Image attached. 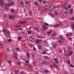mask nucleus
<instances>
[{
  "mask_svg": "<svg viewBox=\"0 0 74 74\" xmlns=\"http://www.w3.org/2000/svg\"><path fill=\"white\" fill-rule=\"evenodd\" d=\"M14 5V3L13 2H12L11 3H10V4L8 3H5L4 4V5L5 8V10L7 11L8 10H9L8 9V7H10V6H12V5Z\"/></svg>",
  "mask_w": 74,
  "mask_h": 74,
  "instance_id": "nucleus-1",
  "label": "nucleus"
},
{
  "mask_svg": "<svg viewBox=\"0 0 74 74\" xmlns=\"http://www.w3.org/2000/svg\"><path fill=\"white\" fill-rule=\"evenodd\" d=\"M42 26L43 27L40 29V30L41 32H45L47 30V28L45 27V25H43Z\"/></svg>",
  "mask_w": 74,
  "mask_h": 74,
  "instance_id": "nucleus-2",
  "label": "nucleus"
},
{
  "mask_svg": "<svg viewBox=\"0 0 74 74\" xmlns=\"http://www.w3.org/2000/svg\"><path fill=\"white\" fill-rule=\"evenodd\" d=\"M56 5H52L49 8V9L50 10H53L55 7H56Z\"/></svg>",
  "mask_w": 74,
  "mask_h": 74,
  "instance_id": "nucleus-3",
  "label": "nucleus"
},
{
  "mask_svg": "<svg viewBox=\"0 0 74 74\" xmlns=\"http://www.w3.org/2000/svg\"><path fill=\"white\" fill-rule=\"evenodd\" d=\"M58 38H60V40H64V38H63V36L61 35L59 36Z\"/></svg>",
  "mask_w": 74,
  "mask_h": 74,
  "instance_id": "nucleus-4",
  "label": "nucleus"
},
{
  "mask_svg": "<svg viewBox=\"0 0 74 74\" xmlns=\"http://www.w3.org/2000/svg\"><path fill=\"white\" fill-rule=\"evenodd\" d=\"M72 34H73V33L70 32L68 34H66V36H67V37H70V36H71Z\"/></svg>",
  "mask_w": 74,
  "mask_h": 74,
  "instance_id": "nucleus-5",
  "label": "nucleus"
},
{
  "mask_svg": "<svg viewBox=\"0 0 74 74\" xmlns=\"http://www.w3.org/2000/svg\"><path fill=\"white\" fill-rule=\"evenodd\" d=\"M43 44L44 45H48V42H47V41L46 40H44L43 41Z\"/></svg>",
  "mask_w": 74,
  "mask_h": 74,
  "instance_id": "nucleus-6",
  "label": "nucleus"
},
{
  "mask_svg": "<svg viewBox=\"0 0 74 74\" xmlns=\"http://www.w3.org/2000/svg\"><path fill=\"white\" fill-rule=\"evenodd\" d=\"M27 22V21H20L18 23H19L20 24L21 23H22L23 24L24 23H26Z\"/></svg>",
  "mask_w": 74,
  "mask_h": 74,
  "instance_id": "nucleus-7",
  "label": "nucleus"
},
{
  "mask_svg": "<svg viewBox=\"0 0 74 74\" xmlns=\"http://www.w3.org/2000/svg\"><path fill=\"white\" fill-rule=\"evenodd\" d=\"M54 60L55 61V63H58V62H59L58 60L56 58H54Z\"/></svg>",
  "mask_w": 74,
  "mask_h": 74,
  "instance_id": "nucleus-8",
  "label": "nucleus"
},
{
  "mask_svg": "<svg viewBox=\"0 0 74 74\" xmlns=\"http://www.w3.org/2000/svg\"><path fill=\"white\" fill-rule=\"evenodd\" d=\"M53 65L54 67H56L57 68H58V65H56L55 63H53Z\"/></svg>",
  "mask_w": 74,
  "mask_h": 74,
  "instance_id": "nucleus-9",
  "label": "nucleus"
},
{
  "mask_svg": "<svg viewBox=\"0 0 74 74\" xmlns=\"http://www.w3.org/2000/svg\"><path fill=\"white\" fill-rule=\"evenodd\" d=\"M0 4L1 5H4V1L1 0H0Z\"/></svg>",
  "mask_w": 74,
  "mask_h": 74,
  "instance_id": "nucleus-10",
  "label": "nucleus"
},
{
  "mask_svg": "<svg viewBox=\"0 0 74 74\" xmlns=\"http://www.w3.org/2000/svg\"><path fill=\"white\" fill-rule=\"evenodd\" d=\"M62 6L64 7H65L66 6H67V4L66 2H65L64 4L62 5Z\"/></svg>",
  "mask_w": 74,
  "mask_h": 74,
  "instance_id": "nucleus-11",
  "label": "nucleus"
},
{
  "mask_svg": "<svg viewBox=\"0 0 74 74\" xmlns=\"http://www.w3.org/2000/svg\"><path fill=\"white\" fill-rule=\"evenodd\" d=\"M55 27H60V24H56L54 25Z\"/></svg>",
  "mask_w": 74,
  "mask_h": 74,
  "instance_id": "nucleus-12",
  "label": "nucleus"
},
{
  "mask_svg": "<svg viewBox=\"0 0 74 74\" xmlns=\"http://www.w3.org/2000/svg\"><path fill=\"white\" fill-rule=\"evenodd\" d=\"M20 4L21 5H24V3H23V2L22 1H20Z\"/></svg>",
  "mask_w": 74,
  "mask_h": 74,
  "instance_id": "nucleus-13",
  "label": "nucleus"
},
{
  "mask_svg": "<svg viewBox=\"0 0 74 74\" xmlns=\"http://www.w3.org/2000/svg\"><path fill=\"white\" fill-rule=\"evenodd\" d=\"M72 54H73V51H71L69 52V55L70 56V55H71Z\"/></svg>",
  "mask_w": 74,
  "mask_h": 74,
  "instance_id": "nucleus-14",
  "label": "nucleus"
},
{
  "mask_svg": "<svg viewBox=\"0 0 74 74\" xmlns=\"http://www.w3.org/2000/svg\"><path fill=\"white\" fill-rule=\"evenodd\" d=\"M9 18L10 19H12V15H9Z\"/></svg>",
  "mask_w": 74,
  "mask_h": 74,
  "instance_id": "nucleus-15",
  "label": "nucleus"
},
{
  "mask_svg": "<svg viewBox=\"0 0 74 74\" xmlns=\"http://www.w3.org/2000/svg\"><path fill=\"white\" fill-rule=\"evenodd\" d=\"M44 72L45 73H49V71L47 70H44Z\"/></svg>",
  "mask_w": 74,
  "mask_h": 74,
  "instance_id": "nucleus-16",
  "label": "nucleus"
},
{
  "mask_svg": "<svg viewBox=\"0 0 74 74\" xmlns=\"http://www.w3.org/2000/svg\"><path fill=\"white\" fill-rule=\"evenodd\" d=\"M10 25V23L9 22H7V27L9 26Z\"/></svg>",
  "mask_w": 74,
  "mask_h": 74,
  "instance_id": "nucleus-17",
  "label": "nucleus"
},
{
  "mask_svg": "<svg viewBox=\"0 0 74 74\" xmlns=\"http://www.w3.org/2000/svg\"><path fill=\"white\" fill-rule=\"evenodd\" d=\"M56 46H57V44L56 43L54 44V45L53 46L54 48H56Z\"/></svg>",
  "mask_w": 74,
  "mask_h": 74,
  "instance_id": "nucleus-18",
  "label": "nucleus"
},
{
  "mask_svg": "<svg viewBox=\"0 0 74 74\" xmlns=\"http://www.w3.org/2000/svg\"><path fill=\"white\" fill-rule=\"evenodd\" d=\"M38 47L39 49H42V47H41V45H38Z\"/></svg>",
  "mask_w": 74,
  "mask_h": 74,
  "instance_id": "nucleus-19",
  "label": "nucleus"
},
{
  "mask_svg": "<svg viewBox=\"0 0 74 74\" xmlns=\"http://www.w3.org/2000/svg\"><path fill=\"white\" fill-rule=\"evenodd\" d=\"M67 63L68 64H70V60H68L67 61Z\"/></svg>",
  "mask_w": 74,
  "mask_h": 74,
  "instance_id": "nucleus-20",
  "label": "nucleus"
},
{
  "mask_svg": "<svg viewBox=\"0 0 74 74\" xmlns=\"http://www.w3.org/2000/svg\"><path fill=\"white\" fill-rule=\"evenodd\" d=\"M56 34H57L56 33H54L52 35V36H53V37H54V36H55L56 35Z\"/></svg>",
  "mask_w": 74,
  "mask_h": 74,
  "instance_id": "nucleus-21",
  "label": "nucleus"
},
{
  "mask_svg": "<svg viewBox=\"0 0 74 74\" xmlns=\"http://www.w3.org/2000/svg\"><path fill=\"white\" fill-rule=\"evenodd\" d=\"M7 30L5 29H4L3 30V32L5 33V34H6L7 33Z\"/></svg>",
  "mask_w": 74,
  "mask_h": 74,
  "instance_id": "nucleus-22",
  "label": "nucleus"
},
{
  "mask_svg": "<svg viewBox=\"0 0 74 74\" xmlns=\"http://www.w3.org/2000/svg\"><path fill=\"white\" fill-rule=\"evenodd\" d=\"M58 12H57L56 11H55L54 12V15L55 16H57V15H58Z\"/></svg>",
  "mask_w": 74,
  "mask_h": 74,
  "instance_id": "nucleus-23",
  "label": "nucleus"
},
{
  "mask_svg": "<svg viewBox=\"0 0 74 74\" xmlns=\"http://www.w3.org/2000/svg\"><path fill=\"white\" fill-rule=\"evenodd\" d=\"M49 10V8H46L44 9L45 11H47V10Z\"/></svg>",
  "mask_w": 74,
  "mask_h": 74,
  "instance_id": "nucleus-24",
  "label": "nucleus"
},
{
  "mask_svg": "<svg viewBox=\"0 0 74 74\" xmlns=\"http://www.w3.org/2000/svg\"><path fill=\"white\" fill-rule=\"evenodd\" d=\"M42 63L43 64H45V63H47V61H43Z\"/></svg>",
  "mask_w": 74,
  "mask_h": 74,
  "instance_id": "nucleus-25",
  "label": "nucleus"
},
{
  "mask_svg": "<svg viewBox=\"0 0 74 74\" xmlns=\"http://www.w3.org/2000/svg\"><path fill=\"white\" fill-rule=\"evenodd\" d=\"M21 27V25H16L15 26V27Z\"/></svg>",
  "mask_w": 74,
  "mask_h": 74,
  "instance_id": "nucleus-26",
  "label": "nucleus"
},
{
  "mask_svg": "<svg viewBox=\"0 0 74 74\" xmlns=\"http://www.w3.org/2000/svg\"><path fill=\"white\" fill-rule=\"evenodd\" d=\"M73 9H71L70 10V11L71 14H72V13H73Z\"/></svg>",
  "mask_w": 74,
  "mask_h": 74,
  "instance_id": "nucleus-27",
  "label": "nucleus"
},
{
  "mask_svg": "<svg viewBox=\"0 0 74 74\" xmlns=\"http://www.w3.org/2000/svg\"><path fill=\"white\" fill-rule=\"evenodd\" d=\"M7 34L8 36H9L10 34V32L9 31H8L7 32Z\"/></svg>",
  "mask_w": 74,
  "mask_h": 74,
  "instance_id": "nucleus-28",
  "label": "nucleus"
},
{
  "mask_svg": "<svg viewBox=\"0 0 74 74\" xmlns=\"http://www.w3.org/2000/svg\"><path fill=\"white\" fill-rule=\"evenodd\" d=\"M51 32H52L51 31H50L47 32V34H51Z\"/></svg>",
  "mask_w": 74,
  "mask_h": 74,
  "instance_id": "nucleus-29",
  "label": "nucleus"
},
{
  "mask_svg": "<svg viewBox=\"0 0 74 74\" xmlns=\"http://www.w3.org/2000/svg\"><path fill=\"white\" fill-rule=\"evenodd\" d=\"M34 4L36 5H38V3L37 2H35Z\"/></svg>",
  "mask_w": 74,
  "mask_h": 74,
  "instance_id": "nucleus-30",
  "label": "nucleus"
},
{
  "mask_svg": "<svg viewBox=\"0 0 74 74\" xmlns=\"http://www.w3.org/2000/svg\"><path fill=\"white\" fill-rule=\"evenodd\" d=\"M29 40H30V41H32V40H33V38H32V37H29Z\"/></svg>",
  "mask_w": 74,
  "mask_h": 74,
  "instance_id": "nucleus-31",
  "label": "nucleus"
},
{
  "mask_svg": "<svg viewBox=\"0 0 74 74\" xmlns=\"http://www.w3.org/2000/svg\"><path fill=\"white\" fill-rule=\"evenodd\" d=\"M71 26L72 28V29H74V24H72L71 25Z\"/></svg>",
  "mask_w": 74,
  "mask_h": 74,
  "instance_id": "nucleus-32",
  "label": "nucleus"
},
{
  "mask_svg": "<svg viewBox=\"0 0 74 74\" xmlns=\"http://www.w3.org/2000/svg\"><path fill=\"white\" fill-rule=\"evenodd\" d=\"M38 41L39 42H42V40L40 39H38Z\"/></svg>",
  "mask_w": 74,
  "mask_h": 74,
  "instance_id": "nucleus-33",
  "label": "nucleus"
},
{
  "mask_svg": "<svg viewBox=\"0 0 74 74\" xmlns=\"http://www.w3.org/2000/svg\"><path fill=\"white\" fill-rule=\"evenodd\" d=\"M8 42H12V40H11V39H9L8 40Z\"/></svg>",
  "mask_w": 74,
  "mask_h": 74,
  "instance_id": "nucleus-34",
  "label": "nucleus"
},
{
  "mask_svg": "<svg viewBox=\"0 0 74 74\" xmlns=\"http://www.w3.org/2000/svg\"><path fill=\"white\" fill-rule=\"evenodd\" d=\"M29 47H30V48H32L33 47V46L31 44H29Z\"/></svg>",
  "mask_w": 74,
  "mask_h": 74,
  "instance_id": "nucleus-35",
  "label": "nucleus"
},
{
  "mask_svg": "<svg viewBox=\"0 0 74 74\" xmlns=\"http://www.w3.org/2000/svg\"><path fill=\"white\" fill-rule=\"evenodd\" d=\"M70 20H71V21H72L73 20H74V17H73L72 18H70Z\"/></svg>",
  "mask_w": 74,
  "mask_h": 74,
  "instance_id": "nucleus-36",
  "label": "nucleus"
},
{
  "mask_svg": "<svg viewBox=\"0 0 74 74\" xmlns=\"http://www.w3.org/2000/svg\"><path fill=\"white\" fill-rule=\"evenodd\" d=\"M33 65H36V61H34L33 63Z\"/></svg>",
  "mask_w": 74,
  "mask_h": 74,
  "instance_id": "nucleus-37",
  "label": "nucleus"
},
{
  "mask_svg": "<svg viewBox=\"0 0 74 74\" xmlns=\"http://www.w3.org/2000/svg\"><path fill=\"white\" fill-rule=\"evenodd\" d=\"M49 66L50 67H51V69H53V66L51 65H50Z\"/></svg>",
  "mask_w": 74,
  "mask_h": 74,
  "instance_id": "nucleus-38",
  "label": "nucleus"
},
{
  "mask_svg": "<svg viewBox=\"0 0 74 74\" xmlns=\"http://www.w3.org/2000/svg\"><path fill=\"white\" fill-rule=\"evenodd\" d=\"M38 37L40 38H42V37L41 36H38Z\"/></svg>",
  "mask_w": 74,
  "mask_h": 74,
  "instance_id": "nucleus-39",
  "label": "nucleus"
},
{
  "mask_svg": "<svg viewBox=\"0 0 74 74\" xmlns=\"http://www.w3.org/2000/svg\"><path fill=\"white\" fill-rule=\"evenodd\" d=\"M11 11H12V12H13V13H14V10H13V9H11Z\"/></svg>",
  "mask_w": 74,
  "mask_h": 74,
  "instance_id": "nucleus-40",
  "label": "nucleus"
},
{
  "mask_svg": "<svg viewBox=\"0 0 74 74\" xmlns=\"http://www.w3.org/2000/svg\"><path fill=\"white\" fill-rule=\"evenodd\" d=\"M27 56L29 58V53L28 52H27Z\"/></svg>",
  "mask_w": 74,
  "mask_h": 74,
  "instance_id": "nucleus-41",
  "label": "nucleus"
},
{
  "mask_svg": "<svg viewBox=\"0 0 74 74\" xmlns=\"http://www.w3.org/2000/svg\"><path fill=\"white\" fill-rule=\"evenodd\" d=\"M28 33L29 34H31V31L30 30L28 31Z\"/></svg>",
  "mask_w": 74,
  "mask_h": 74,
  "instance_id": "nucleus-42",
  "label": "nucleus"
},
{
  "mask_svg": "<svg viewBox=\"0 0 74 74\" xmlns=\"http://www.w3.org/2000/svg\"><path fill=\"white\" fill-rule=\"evenodd\" d=\"M29 14H30L31 15H32V11H29Z\"/></svg>",
  "mask_w": 74,
  "mask_h": 74,
  "instance_id": "nucleus-43",
  "label": "nucleus"
},
{
  "mask_svg": "<svg viewBox=\"0 0 74 74\" xmlns=\"http://www.w3.org/2000/svg\"><path fill=\"white\" fill-rule=\"evenodd\" d=\"M32 66L31 65H30L29 66L28 68H29V69H32Z\"/></svg>",
  "mask_w": 74,
  "mask_h": 74,
  "instance_id": "nucleus-44",
  "label": "nucleus"
},
{
  "mask_svg": "<svg viewBox=\"0 0 74 74\" xmlns=\"http://www.w3.org/2000/svg\"><path fill=\"white\" fill-rule=\"evenodd\" d=\"M23 71H21L20 72V74H23Z\"/></svg>",
  "mask_w": 74,
  "mask_h": 74,
  "instance_id": "nucleus-45",
  "label": "nucleus"
},
{
  "mask_svg": "<svg viewBox=\"0 0 74 74\" xmlns=\"http://www.w3.org/2000/svg\"><path fill=\"white\" fill-rule=\"evenodd\" d=\"M45 25H46V26H48V25H49V24H48V23H45Z\"/></svg>",
  "mask_w": 74,
  "mask_h": 74,
  "instance_id": "nucleus-46",
  "label": "nucleus"
},
{
  "mask_svg": "<svg viewBox=\"0 0 74 74\" xmlns=\"http://www.w3.org/2000/svg\"><path fill=\"white\" fill-rule=\"evenodd\" d=\"M40 10H41V7L40 6H39L38 8V11H40Z\"/></svg>",
  "mask_w": 74,
  "mask_h": 74,
  "instance_id": "nucleus-47",
  "label": "nucleus"
},
{
  "mask_svg": "<svg viewBox=\"0 0 74 74\" xmlns=\"http://www.w3.org/2000/svg\"><path fill=\"white\" fill-rule=\"evenodd\" d=\"M68 8V9H70V8H71V6H70V5H69Z\"/></svg>",
  "mask_w": 74,
  "mask_h": 74,
  "instance_id": "nucleus-48",
  "label": "nucleus"
},
{
  "mask_svg": "<svg viewBox=\"0 0 74 74\" xmlns=\"http://www.w3.org/2000/svg\"><path fill=\"white\" fill-rule=\"evenodd\" d=\"M17 65H20L21 64V62H19L17 64Z\"/></svg>",
  "mask_w": 74,
  "mask_h": 74,
  "instance_id": "nucleus-49",
  "label": "nucleus"
},
{
  "mask_svg": "<svg viewBox=\"0 0 74 74\" xmlns=\"http://www.w3.org/2000/svg\"><path fill=\"white\" fill-rule=\"evenodd\" d=\"M18 40H22V38H21V37H18Z\"/></svg>",
  "mask_w": 74,
  "mask_h": 74,
  "instance_id": "nucleus-50",
  "label": "nucleus"
},
{
  "mask_svg": "<svg viewBox=\"0 0 74 74\" xmlns=\"http://www.w3.org/2000/svg\"><path fill=\"white\" fill-rule=\"evenodd\" d=\"M8 62L10 64H11V61H8Z\"/></svg>",
  "mask_w": 74,
  "mask_h": 74,
  "instance_id": "nucleus-51",
  "label": "nucleus"
},
{
  "mask_svg": "<svg viewBox=\"0 0 74 74\" xmlns=\"http://www.w3.org/2000/svg\"><path fill=\"white\" fill-rule=\"evenodd\" d=\"M70 66L71 67H74V65H73L72 64H71Z\"/></svg>",
  "mask_w": 74,
  "mask_h": 74,
  "instance_id": "nucleus-52",
  "label": "nucleus"
},
{
  "mask_svg": "<svg viewBox=\"0 0 74 74\" xmlns=\"http://www.w3.org/2000/svg\"><path fill=\"white\" fill-rule=\"evenodd\" d=\"M40 3H41V2H42V0H38Z\"/></svg>",
  "mask_w": 74,
  "mask_h": 74,
  "instance_id": "nucleus-53",
  "label": "nucleus"
},
{
  "mask_svg": "<svg viewBox=\"0 0 74 74\" xmlns=\"http://www.w3.org/2000/svg\"><path fill=\"white\" fill-rule=\"evenodd\" d=\"M43 3H44V4H45L46 3H47V1H43Z\"/></svg>",
  "mask_w": 74,
  "mask_h": 74,
  "instance_id": "nucleus-54",
  "label": "nucleus"
},
{
  "mask_svg": "<svg viewBox=\"0 0 74 74\" xmlns=\"http://www.w3.org/2000/svg\"><path fill=\"white\" fill-rule=\"evenodd\" d=\"M51 15L52 17H53H53H54V16H53V14H51Z\"/></svg>",
  "mask_w": 74,
  "mask_h": 74,
  "instance_id": "nucleus-55",
  "label": "nucleus"
},
{
  "mask_svg": "<svg viewBox=\"0 0 74 74\" xmlns=\"http://www.w3.org/2000/svg\"><path fill=\"white\" fill-rule=\"evenodd\" d=\"M47 52H46V51H44L43 53V54H46V53Z\"/></svg>",
  "mask_w": 74,
  "mask_h": 74,
  "instance_id": "nucleus-56",
  "label": "nucleus"
},
{
  "mask_svg": "<svg viewBox=\"0 0 74 74\" xmlns=\"http://www.w3.org/2000/svg\"><path fill=\"white\" fill-rule=\"evenodd\" d=\"M14 57L15 58H16V59H18V56H14Z\"/></svg>",
  "mask_w": 74,
  "mask_h": 74,
  "instance_id": "nucleus-57",
  "label": "nucleus"
},
{
  "mask_svg": "<svg viewBox=\"0 0 74 74\" xmlns=\"http://www.w3.org/2000/svg\"><path fill=\"white\" fill-rule=\"evenodd\" d=\"M59 24H60V25H62V23L60 22L59 23Z\"/></svg>",
  "mask_w": 74,
  "mask_h": 74,
  "instance_id": "nucleus-58",
  "label": "nucleus"
},
{
  "mask_svg": "<svg viewBox=\"0 0 74 74\" xmlns=\"http://www.w3.org/2000/svg\"><path fill=\"white\" fill-rule=\"evenodd\" d=\"M21 34H25V32H21Z\"/></svg>",
  "mask_w": 74,
  "mask_h": 74,
  "instance_id": "nucleus-59",
  "label": "nucleus"
},
{
  "mask_svg": "<svg viewBox=\"0 0 74 74\" xmlns=\"http://www.w3.org/2000/svg\"><path fill=\"white\" fill-rule=\"evenodd\" d=\"M34 51H36V48H35V47H34Z\"/></svg>",
  "mask_w": 74,
  "mask_h": 74,
  "instance_id": "nucleus-60",
  "label": "nucleus"
},
{
  "mask_svg": "<svg viewBox=\"0 0 74 74\" xmlns=\"http://www.w3.org/2000/svg\"><path fill=\"white\" fill-rule=\"evenodd\" d=\"M28 62H29V61H28V60L26 61L25 62V63H28Z\"/></svg>",
  "mask_w": 74,
  "mask_h": 74,
  "instance_id": "nucleus-61",
  "label": "nucleus"
},
{
  "mask_svg": "<svg viewBox=\"0 0 74 74\" xmlns=\"http://www.w3.org/2000/svg\"><path fill=\"white\" fill-rule=\"evenodd\" d=\"M26 3L27 4H29V2H27V1H26Z\"/></svg>",
  "mask_w": 74,
  "mask_h": 74,
  "instance_id": "nucleus-62",
  "label": "nucleus"
},
{
  "mask_svg": "<svg viewBox=\"0 0 74 74\" xmlns=\"http://www.w3.org/2000/svg\"><path fill=\"white\" fill-rule=\"evenodd\" d=\"M45 58H48V56H45Z\"/></svg>",
  "mask_w": 74,
  "mask_h": 74,
  "instance_id": "nucleus-63",
  "label": "nucleus"
},
{
  "mask_svg": "<svg viewBox=\"0 0 74 74\" xmlns=\"http://www.w3.org/2000/svg\"><path fill=\"white\" fill-rule=\"evenodd\" d=\"M36 43H38V41L36 40Z\"/></svg>",
  "mask_w": 74,
  "mask_h": 74,
  "instance_id": "nucleus-64",
  "label": "nucleus"
}]
</instances>
